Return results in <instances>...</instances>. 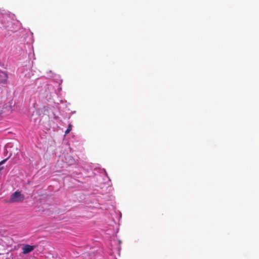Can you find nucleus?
<instances>
[{"mask_svg": "<svg viewBox=\"0 0 259 259\" xmlns=\"http://www.w3.org/2000/svg\"><path fill=\"white\" fill-rule=\"evenodd\" d=\"M24 195L20 191L17 190L12 193L9 199L10 203H20L24 200Z\"/></svg>", "mask_w": 259, "mask_h": 259, "instance_id": "obj_1", "label": "nucleus"}, {"mask_svg": "<svg viewBox=\"0 0 259 259\" xmlns=\"http://www.w3.org/2000/svg\"><path fill=\"white\" fill-rule=\"evenodd\" d=\"M35 248V246L33 245H30L26 244L22 247V253L23 254H27L31 252Z\"/></svg>", "mask_w": 259, "mask_h": 259, "instance_id": "obj_2", "label": "nucleus"}, {"mask_svg": "<svg viewBox=\"0 0 259 259\" xmlns=\"http://www.w3.org/2000/svg\"><path fill=\"white\" fill-rule=\"evenodd\" d=\"M8 75L4 72H0V83H6Z\"/></svg>", "mask_w": 259, "mask_h": 259, "instance_id": "obj_3", "label": "nucleus"}, {"mask_svg": "<svg viewBox=\"0 0 259 259\" xmlns=\"http://www.w3.org/2000/svg\"><path fill=\"white\" fill-rule=\"evenodd\" d=\"M71 130H72V125L71 124H69L68 126L67 130L65 132V135H67L68 134H69L70 132V131H71Z\"/></svg>", "mask_w": 259, "mask_h": 259, "instance_id": "obj_4", "label": "nucleus"}, {"mask_svg": "<svg viewBox=\"0 0 259 259\" xmlns=\"http://www.w3.org/2000/svg\"><path fill=\"white\" fill-rule=\"evenodd\" d=\"M8 158H6V159H4V160H3L2 161H1L0 162V165H2L3 164L5 163L7 161V160H8Z\"/></svg>", "mask_w": 259, "mask_h": 259, "instance_id": "obj_5", "label": "nucleus"}, {"mask_svg": "<svg viewBox=\"0 0 259 259\" xmlns=\"http://www.w3.org/2000/svg\"><path fill=\"white\" fill-rule=\"evenodd\" d=\"M8 158H6V159H4V160H3L2 161H1L0 162V165H2L3 164L5 163L7 161V160H8Z\"/></svg>", "mask_w": 259, "mask_h": 259, "instance_id": "obj_6", "label": "nucleus"}]
</instances>
